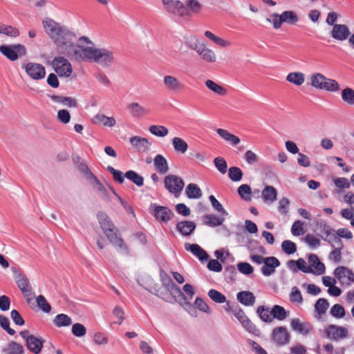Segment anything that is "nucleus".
<instances>
[{
    "mask_svg": "<svg viewBox=\"0 0 354 354\" xmlns=\"http://www.w3.org/2000/svg\"><path fill=\"white\" fill-rule=\"evenodd\" d=\"M68 58L77 62L95 63L102 68H110L115 61L113 49L97 46L85 36L78 39Z\"/></svg>",
    "mask_w": 354,
    "mask_h": 354,
    "instance_id": "1",
    "label": "nucleus"
},
{
    "mask_svg": "<svg viewBox=\"0 0 354 354\" xmlns=\"http://www.w3.org/2000/svg\"><path fill=\"white\" fill-rule=\"evenodd\" d=\"M42 26L46 34L54 42L57 53L68 57L76 44L74 42L75 35L66 27L48 17L43 19Z\"/></svg>",
    "mask_w": 354,
    "mask_h": 354,
    "instance_id": "2",
    "label": "nucleus"
},
{
    "mask_svg": "<svg viewBox=\"0 0 354 354\" xmlns=\"http://www.w3.org/2000/svg\"><path fill=\"white\" fill-rule=\"evenodd\" d=\"M97 218L110 242L121 251H125L127 249L125 244L123 240L118 236L116 229L108 215L104 212H100L97 214Z\"/></svg>",
    "mask_w": 354,
    "mask_h": 354,
    "instance_id": "3",
    "label": "nucleus"
},
{
    "mask_svg": "<svg viewBox=\"0 0 354 354\" xmlns=\"http://www.w3.org/2000/svg\"><path fill=\"white\" fill-rule=\"evenodd\" d=\"M308 84L317 90L335 93L340 90L339 83L334 79L327 77L319 72L313 73L309 77Z\"/></svg>",
    "mask_w": 354,
    "mask_h": 354,
    "instance_id": "4",
    "label": "nucleus"
},
{
    "mask_svg": "<svg viewBox=\"0 0 354 354\" xmlns=\"http://www.w3.org/2000/svg\"><path fill=\"white\" fill-rule=\"evenodd\" d=\"M0 53L11 62L26 55V48L20 44L0 46Z\"/></svg>",
    "mask_w": 354,
    "mask_h": 354,
    "instance_id": "5",
    "label": "nucleus"
},
{
    "mask_svg": "<svg viewBox=\"0 0 354 354\" xmlns=\"http://www.w3.org/2000/svg\"><path fill=\"white\" fill-rule=\"evenodd\" d=\"M55 72L60 77H68L73 72L71 62L64 56H57L52 61Z\"/></svg>",
    "mask_w": 354,
    "mask_h": 354,
    "instance_id": "6",
    "label": "nucleus"
},
{
    "mask_svg": "<svg viewBox=\"0 0 354 354\" xmlns=\"http://www.w3.org/2000/svg\"><path fill=\"white\" fill-rule=\"evenodd\" d=\"M164 185L166 189L171 194L178 197L183 189L185 183L183 180L174 174H169L165 176Z\"/></svg>",
    "mask_w": 354,
    "mask_h": 354,
    "instance_id": "7",
    "label": "nucleus"
},
{
    "mask_svg": "<svg viewBox=\"0 0 354 354\" xmlns=\"http://www.w3.org/2000/svg\"><path fill=\"white\" fill-rule=\"evenodd\" d=\"M21 67L27 75L33 80L37 81L45 77L46 69L41 64L30 62L24 64Z\"/></svg>",
    "mask_w": 354,
    "mask_h": 354,
    "instance_id": "8",
    "label": "nucleus"
},
{
    "mask_svg": "<svg viewBox=\"0 0 354 354\" xmlns=\"http://www.w3.org/2000/svg\"><path fill=\"white\" fill-rule=\"evenodd\" d=\"M162 85L164 88L170 93H178L185 89V84L176 76L167 74L162 77Z\"/></svg>",
    "mask_w": 354,
    "mask_h": 354,
    "instance_id": "9",
    "label": "nucleus"
},
{
    "mask_svg": "<svg viewBox=\"0 0 354 354\" xmlns=\"http://www.w3.org/2000/svg\"><path fill=\"white\" fill-rule=\"evenodd\" d=\"M326 337L334 341L348 338L349 332L346 327L331 324L325 328Z\"/></svg>",
    "mask_w": 354,
    "mask_h": 354,
    "instance_id": "10",
    "label": "nucleus"
},
{
    "mask_svg": "<svg viewBox=\"0 0 354 354\" xmlns=\"http://www.w3.org/2000/svg\"><path fill=\"white\" fill-rule=\"evenodd\" d=\"M162 6L164 10L170 14L178 17L187 15V8L179 0H165Z\"/></svg>",
    "mask_w": 354,
    "mask_h": 354,
    "instance_id": "11",
    "label": "nucleus"
},
{
    "mask_svg": "<svg viewBox=\"0 0 354 354\" xmlns=\"http://www.w3.org/2000/svg\"><path fill=\"white\" fill-rule=\"evenodd\" d=\"M15 281L28 304L34 299L31 292L28 278L21 272H19L15 277Z\"/></svg>",
    "mask_w": 354,
    "mask_h": 354,
    "instance_id": "12",
    "label": "nucleus"
},
{
    "mask_svg": "<svg viewBox=\"0 0 354 354\" xmlns=\"http://www.w3.org/2000/svg\"><path fill=\"white\" fill-rule=\"evenodd\" d=\"M132 148L139 153H147L151 147L152 143L146 138L135 136L129 139Z\"/></svg>",
    "mask_w": 354,
    "mask_h": 354,
    "instance_id": "13",
    "label": "nucleus"
},
{
    "mask_svg": "<svg viewBox=\"0 0 354 354\" xmlns=\"http://www.w3.org/2000/svg\"><path fill=\"white\" fill-rule=\"evenodd\" d=\"M196 53L206 63L214 64L217 61L216 52L209 48L205 41H201V46Z\"/></svg>",
    "mask_w": 354,
    "mask_h": 354,
    "instance_id": "14",
    "label": "nucleus"
},
{
    "mask_svg": "<svg viewBox=\"0 0 354 354\" xmlns=\"http://www.w3.org/2000/svg\"><path fill=\"white\" fill-rule=\"evenodd\" d=\"M333 274L341 284H350L354 281V273L348 268L339 266L334 270Z\"/></svg>",
    "mask_w": 354,
    "mask_h": 354,
    "instance_id": "15",
    "label": "nucleus"
},
{
    "mask_svg": "<svg viewBox=\"0 0 354 354\" xmlns=\"http://www.w3.org/2000/svg\"><path fill=\"white\" fill-rule=\"evenodd\" d=\"M204 36L207 39L221 48H229L232 46V43L230 39L216 35L210 30H205Z\"/></svg>",
    "mask_w": 354,
    "mask_h": 354,
    "instance_id": "16",
    "label": "nucleus"
},
{
    "mask_svg": "<svg viewBox=\"0 0 354 354\" xmlns=\"http://www.w3.org/2000/svg\"><path fill=\"white\" fill-rule=\"evenodd\" d=\"M279 260L274 257H268L265 258V262L261 268L262 274L265 277H269L276 272V268L280 266Z\"/></svg>",
    "mask_w": 354,
    "mask_h": 354,
    "instance_id": "17",
    "label": "nucleus"
},
{
    "mask_svg": "<svg viewBox=\"0 0 354 354\" xmlns=\"http://www.w3.org/2000/svg\"><path fill=\"white\" fill-rule=\"evenodd\" d=\"M309 266L312 270L310 273L315 275L323 274L326 271V267L323 263H322L318 257L315 254H311L308 256Z\"/></svg>",
    "mask_w": 354,
    "mask_h": 354,
    "instance_id": "18",
    "label": "nucleus"
},
{
    "mask_svg": "<svg viewBox=\"0 0 354 354\" xmlns=\"http://www.w3.org/2000/svg\"><path fill=\"white\" fill-rule=\"evenodd\" d=\"M153 215L158 221L167 222L171 220L173 212L166 207L154 205Z\"/></svg>",
    "mask_w": 354,
    "mask_h": 354,
    "instance_id": "19",
    "label": "nucleus"
},
{
    "mask_svg": "<svg viewBox=\"0 0 354 354\" xmlns=\"http://www.w3.org/2000/svg\"><path fill=\"white\" fill-rule=\"evenodd\" d=\"M130 114L136 118H141L150 113V111L138 102H132L127 106Z\"/></svg>",
    "mask_w": 354,
    "mask_h": 354,
    "instance_id": "20",
    "label": "nucleus"
},
{
    "mask_svg": "<svg viewBox=\"0 0 354 354\" xmlns=\"http://www.w3.org/2000/svg\"><path fill=\"white\" fill-rule=\"evenodd\" d=\"M272 337L279 344H285L289 342L290 335L284 327L276 328L273 330Z\"/></svg>",
    "mask_w": 354,
    "mask_h": 354,
    "instance_id": "21",
    "label": "nucleus"
},
{
    "mask_svg": "<svg viewBox=\"0 0 354 354\" xmlns=\"http://www.w3.org/2000/svg\"><path fill=\"white\" fill-rule=\"evenodd\" d=\"M350 34L349 30L346 25L335 24L333 26L331 35L337 40L344 41L346 39Z\"/></svg>",
    "mask_w": 354,
    "mask_h": 354,
    "instance_id": "22",
    "label": "nucleus"
},
{
    "mask_svg": "<svg viewBox=\"0 0 354 354\" xmlns=\"http://www.w3.org/2000/svg\"><path fill=\"white\" fill-rule=\"evenodd\" d=\"M329 307V303L324 298L319 299L315 304V317L319 320L323 319Z\"/></svg>",
    "mask_w": 354,
    "mask_h": 354,
    "instance_id": "23",
    "label": "nucleus"
},
{
    "mask_svg": "<svg viewBox=\"0 0 354 354\" xmlns=\"http://www.w3.org/2000/svg\"><path fill=\"white\" fill-rule=\"evenodd\" d=\"M286 80L290 84L299 87L304 84L306 75L303 72L293 71L286 75Z\"/></svg>",
    "mask_w": 354,
    "mask_h": 354,
    "instance_id": "24",
    "label": "nucleus"
},
{
    "mask_svg": "<svg viewBox=\"0 0 354 354\" xmlns=\"http://www.w3.org/2000/svg\"><path fill=\"white\" fill-rule=\"evenodd\" d=\"M93 122L95 124H100L104 127L112 128L116 124V120L114 117L106 116L104 114H97L93 118Z\"/></svg>",
    "mask_w": 354,
    "mask_h": 354,
    "instance_id": "25",
    "label": "nucleus"
},
{
    "mask_svg": "<svg viewBox=\"0 0 354 354\" xmlns=\"http://www.w3.org/2000/svg\"><path fill=\"white\" fill-rule=\"evenodd\" d=\"M216 133L222 139H223L225 141L228 142L232 146H236L239 145L241 142L239 137L231 133L226 129H217Z\"/></svg>",
    "mask_w": 354,
    "mask_h": 354,
    "instance_id": "26",
    "label": "nucleus"
},
{
    "mask_svg": "<svg viewBox=\"0 0 354 354\" xmlns=\"http://www.w3.org/2000/svg\"><path fill=\"white\" fill-rule=\"evenodd\" d=\"M261 196L264 203H272L277 200V191L271 185H266L262 190Z\"/></svg>",
    "mask_w": 354,
    "mask_h": 354,
    "instance_id": "27",
    "label": "nucleus"
},
{
    "mask_svg": "<svg viewBox=\"0 0 354 354\" xmlns=\"http://www.w3.org/2000/svg\"><path fill=\"white\" fill-rule=\"evenodd\" d=\"M26 344L28 348L35 354L39 353L43 346L42 341L33 335L26 337Z\"/></svg>",
    "mask_w": 354,
    "mask_h": 354,
    "instance_id": "28",
    "label": "nucleus"
},
{
    "mask_svg": "<svg viewBox=\"0 0 354 354\" xmlns=\"http://www.w3.org/2000/svg\"><path fill=\"white\" fill-rule=\"evenodd\" d=\"M187 15L189 14L196 15L203 10V4L199 0H187L185 2Z\"/></svg>",
    "mask_w": 354,
    "mask_h": 354,
    "instance_id": "29",
    "label": "nucleus"
},
{
    "mask_svg": "<svg viewBox=\"0 0 354 354\" xmlns=\"http://www.w3.org/2000/svg\"><path fill=\"white\" fill-rule=\"evenodd\" d=\"M185 247L187 250L192 252L201 261H204V260L207 259L208 254L198 245L186 243Z\"/></svg>",
    "mask_w": 354,
    "mask_h": 354,
    "instance_id": "30",
    "label": "nucleus"
},
{
    "mask_svg": "<svg viewBox=\"0 0 354 354\" xmlns=\"http://www.w3.org/2000/svg\"><path fill=\"white\" fill-rule=\"evenodd\" d=\"M196 225L194 222L189 221H180L177 223V230L183 235L188 236L194 230Z\"/></svg>",
    "mask_w": 354,
    "mask_h": 354,
    "instance_id": "31",
    "label": "nucleus"
},
{
    "mask_svg": "<svg viewBox=\"0 0 354 354\" xmlns=\"http://www.w3.org/2000/svg\"><path fill=\"white\" fill-rule=\"evenodd\" d=\"M290 326L294 330L303 335L308 333L311 329L310 324L301 322L297 318L292 319Z\"/></svg>",
    "mask_w": 354,
    "mask_h": 354,
    "instance_id": "32",
    "label": "nucleus"
},
{
    "mask_svg": "<svg viewBox=\"0 0 354 354\" xmlns=\"http://www.w3.org/2000/svg\"><path fill=\"white\" fill-rule=\"evenodd\" d=\"M205 85L209 91L218 95L225 96L227 95V90L223 86L213 80H207L205 82Z\"/></svg>",
    "mask_w": 354,
    "mask_h": 354,
    "instance_id": "33",
    "label": "nucleus"
},
{
    "mask_svg": "<svg viewBox=\"0 0 354 354\" xmlns=\"http://www.w3.org/2000/svg\"><path fill=\"white\" fill-rule=\"evenodd\" d=\"M153 163L159 173L165 174L169 171L168 162L163 156L160 154L157 155L154 158Z\"/></svg>",
    "mask_w": 354,
    "mask_h": 354,
    "instance_id": "34",
    "label": "nucleus"
},
{
    "mask_svg": "<svg viewBox=\"0 0 354 354\" xmlns=\"http://www.w3.org/2000/svg\"><path fill=\"white\" fill-rule=\"evenodd\" d=\"M237 300L245 306H252L255 302V297L250 291H242L237 294Z\"/></svg>",
    "mask_w": 354,
    "mask_h": 354,
    "instance_id": "35",
    "label": "nucleus"
},
{
    "mask_svg": "<svg viewBox=\"0 0 354 354\" xmlns=\"http://www.w3.org/2000/svg\"><path fill=\"white\" fill-rule=\"evenodd\" d=\"M172 146L176 152L185 153L188 149L187 143L181 138L174 137L171 140Z\"/></svg>",
    "mask_w": 354,
    "mask_h": 354,
    "instance_id": "36",
    "label": "nucleus"
},
{
    "mask_svg": "<svg viewBox=\"0 0 354 354\" xmlns=\"http://www.w3.org/2000/svg\"><path fill=\"white\" fill-rule=\"evenodd\" d=\"M185 194L189 198L198 199L202 196L201 189L194 183H190L187 186Z\"/></svg>",
    "mask_w": 354,
    "mask_h": 354,
    "instance_id": "37",
    "label": "nucleus"
},
{
    "mask_svg": "<svg viewBox=\"0 0 354 354\" xmlns=\"http://www.w3.org/2000/svg\"><path fill=\"white\" fill-rule=\"evenodd\" d=\"M282 23H287L290 25H295L299 21L297 15L292 10H287L280 14Z\"/></svg>",
    "mask_w": 354,
    "mask_h": 354,
    "instance_id": "38",
    "label": "nucleus"
},
{
    "mask_svg": "<svg viewBox=\"0 0 354 354\" xmlns=\"http://www.w3.org/2000/svg\"><path fill=\"white\" fill-rule=\"evenodd\" d=\"M162 280L163 284L166 286L167 289L170 291V292L175 295H182L183 293L178 286H177L173 281L167 276L162 277Z\"/></svg>",
    "mask_w": 354,
    "mask_h": 354,
    "instance_id": "39",
    "label": "nucleus"
},
{
    "mask_svg": "<svg viewBox=\"0 0 354 354\" xmlns=\"http://www.w3.org/2000/svg\"><path fill=\"white\" fill-rule=\"evenodd\" d=\"M53 324L60 328L69 326L72 324V319L66 314H59L53 319Z\"/></svg>",
    "mask_w": 354,
    "mask_h": 354,
    "instance_id": "40",
    "label": "nucleus"
},
{
    "mask_svg": "<svg viewBox=\"0 0 354 354\" xmlns=\"http://www.w3.org/2000/svg\"><path fill=\"white\" fill-rule=\"evenodd\" d=\"M185 43L186 46L190 49L196 52L201 46V41L193 35H187L185 37Z\"/></svg>",
    "mask_w": 354,
    "mask_h": 354,
    "instance_id": "41",
    "label": "nucleus"
},
{
    "mask_svg": "<svg viewBox=\"0 0 354 354\" xmlns=\"http://www.w3.org/2000/svg\"><path fill=\"white\" fill-rule=\"evenodd\" d=\"M3 352L6 354H22L24 348L20 344L12 342L3 348Z\"/></svg>",
    "mask_w": 354,
    "mask_h": 354,
    "instance_id": "42",
    "label": "nucleus"
},
{
    "mask_svg": "<svg viewBox=\"0 0 354 354\" xmlns=\"http://www.w3.org/2000/svg\"><path fill=\"white\" fill-rule=\"evenodd\" d=\"M149 131L152 135L160 138L165 137L169 133L168 129L162 125H151L149 127Z\"/></svg>",
    "mask_w": 354,
    "mask_h": 354,
    "instance_id": "43",
    "label": "nucleus"
},
{
    "mask_svg": "<svg viewBox=\"0 0 354 354\" xmlns=\"http://www.w3.org/2000/svg\"><path fill=\"white\" fill-rule=\"evenodd\" d=\"M342 100L348 105H354V90L351 88H346L342 91Z\"/></svg>",
    "mask_w": 354,
    "mask_h": 354,
    "instance_id": "44",
    "label": "nucleus"
},
{
    "mask_svg": "<svg viewBox=\"0 0 354 354\" xmlns=\"http://www.w3.org/2000/svg\"><path fill=\"white\" fill-rule=\"evenodd\" d=\"M34 298H35L37 306L39 310L45 313H49L50 312L51 306L43 295H39L37 297L34 296Z\"/></svg>",
    "mask_w": 354,
    "mask_h": 354,
    "instance_id": "45",
    "label": "nucleus"
},
{
    "mask_svg": "<svg viewBox=\"0 0 354 354\" xmlns=\"http://www.w3.org/2000/svg\"><path fill=\"white\" fill-rule=\"evenodd\" d=\"M243 171L239 167H231L228 170V176L233 182H239L243 178Z\"/></svg>",
    "mask_w": 354,
    "mask_h": 354,
    "instance_id": "46",
    "label": "nucleus"
},
{
    "mask_svg": "<svg viewBox=\"0 0 354 354\" xmlns=\"http://www.w3.org/2000/svg\"><path fill=\"white\" fill-rule=\"evenodd\" d=\"M238 194L240 197L245 201H250L252 189L248 185L243 184L238 187Z\"/></svg>",
    "mask_w": 354,
    "mask_h": 354,
    "instance_id": "47",
    "label": "nucleus"
},
{
    "mask_svg": "<svg viewBox=\"0 0 354 354\" xmlns=\"http://www.w3.org/2000/svg\"><path fill=\"white\" fill-rule=\"evenodd\" d=\"M124 176L127 179L132 181L137 186L140 187L144 183L143 178L134 171H132V170L128 171L127 172H126Z\"/></svg>",
    "mask_w": 354,
    "mask_h": 354,
    "instance_id": "48",
    "label": "nucleus"
},
{
    "mask_svg": "<svg viewBox=\"0 0 354 354\" xmlns=\"http://www.w3.org/2000/svg\"><path fill=\"white\" fill-rule=\"evenodd\" d=\"M52 98L55 102L61 103L68 107H75L77 106L76 100L70 97L53 96Z\"/></svg>",
    "mask_w": 354,
    "mask_h": 354,
    "instance_id": "49",
    "label": "nucleus"
},
{
    "mask_svg": "<svg viewBox=\"0 0 354 354\" xmlns=\"http://www.w3.org/2000/svg\"><path fill=\"white\" fill-rule=\"evenodd\" d=\"M207 295L216 303L223 304L226 301L225 296L215 289L209 290Z\"/></svg>",
    "mask_w": 354,
    "mask_h": 354,
    "instance_id": "50",
    "label": "nucleus"
},
{
    "mask_svg": "<svg viewBox=\"0 0 354 354\" xmlns=\"http://www.w3.org/2000/svg\"><path fill=\"white\" fill-rule=\"evenodd\" d=\"M0 33L9 37H16L19 35V30L12 26L0 24Z\"/></svg>",
    "mask_w": 354,
    "mask_h": 354,
    "instance_id": "51",
    "label": "nucleus"
},
{
    "mask_svg": "<svg viewBox=\"0 0 354 354\" xmlns=\"http://www.w3.org/2000/svg\"><path fill=\"white\" fill-rule=\"evenodd\" d=\"M272 318H276L279 320H283L287 317V313L285 309L278 305H275L271 310Z\"/></svg>",
    "mask_w": 354,
    "mask_h": 354,
    "instance_id": "52",
    "label": "nucleus"
},
{
    "mask_svg": "<svg viewBox=\"0 0 354 354\" xmlns=\"http://www.w3.org/2000/svg\"><path fill=\"white\" fill-rule=\"evenodd\" d=\"M330 313L337 319H342L345 315V310L342 305L336 304L331 307Z\"/></svg>",
    "mask_w": 354,
    "mask_h": 354,
    "instance_id": "53",
    "label": "nucleus"
},
{
    "mask_svg": "<svg viewBox=\"0 0 354 354\" xmlns=\"http://www.w3.org/2000/svg\"><path fill=\"white\" fill-rule=\"evenodd\" d=\"M338 242H339V247L337 248H335L333 250H332L330 252L329 256H328L329 259L335 263L340 262L341 259H342L341 249L342 248V244L339 239H338Z\"/></svg>",
    "mask_w": 354,
    "mask_h": 354,
    "instance_id": "54",
    "label": "nucleus"
},
{
    "mask_svg": "<svg viewBox=\"0 0 354 354\" xmlns=\"http://www.w3.org/2000/svg\"><path fill=\"white\" fill-rule=\"evenodd\" d=\"M281 249L286 254H292L296 252L297 245L294 242L290 240H286L281 243Z\"/></svg>",
    "mask_w": 354,
    "mask_h": 354,
    "instance_id": "55",
    "label": "nucleus"
},
{
    "mask_svg": "<svg viewBox=\"0 0 354 354\" xmlns=\"http://www.w3.org/2000/svg\"><path fill=\"white\" fill-rule=\"evenodd\" d=\"M194 306L196 308H198L200 311L209 314L211 313V310L207 304L201 297H196L194 301Z\"/></svg>",
    "mask_w": 354,
    "mask_h": 354,
    "instance_id": "56",
    "label": "nucleus"
},
{
    "mask_svg": "<svg viewBox=\"0 0 354 354\" xmlns=\"http://www.w3.org/2000/svg\"><path fill=\"white\" fill-rule=\"evenodd\" d=\"M71 331L75 337H82L86 335V329L83 324L76 323L73 325Z\"/></svg>",
    "mask_w": 354,
    "mask_h": 354,
    "instance_id": "57",
    "label": "nucleus"
},
{
    "mask_svg": "<svg viewBox=\"0 0 354 354\" xmlns=\"http://www.w3.org/2000/svg\"><path fill=\"white\" fill-rule=\"evenodd\" d=\"M257 313L260 318L267 322H270L272 320V314L268 309L264 308L263 306H260L257 308Z\"/></svg>",
    "mask_w": 354,
    "mask_h": 354,
    "instance_id": "58",
    "label": "nucleus"
},
{
    "mask_svg": "<svg viewBox=\"0 0 354 354\" xmlns=\"http://www.w3.org/2000/svg\"><path fill=\"white\" fill-rule=\"evenodd\" d=\"M206 223L210 226H218L223 223L224 218L218 217L214 214L205 216Z\"/></svg>",
    "mask_w": 354,
    "mask_h": 354,
    "instance_id": "59",
    "label": "nucleus"
},
{
    "mask_svg": "<svg viewBox=\"0 0 354 354\" xmlns=\"http://www.w3.org/2000/svg\"><path fill=\"white\" fill-rule=\"evenodd\" d=\"M304 240L308 245L312 249L318 248L321 244L320 239L310 234H307L305 236Z\"/></svg>",
    "mask_w": 354,
    "mask_h": 354,
    "instance_id": "60",
    "label": "nucleus"
},
{
    "mask_svg": "<svg viewBox=\"0 0 354 354\" xmlns=\"http://www.w3.org/2000/svg\"><path fill=\"white\" fill-rule=\"evenodd\" d=\"M267 21L272 24L273 28L276 30L280 28L283 24L280 15L277 13L270 15V17L267 18Z\"/></svg>",
    "mask_w": 354,
    "mask_h": 354,
    "instance_id": "61",
    "label": "nucleus"
},
{
    "mask_svg": "<svg viewBox=\"0 0 354 354\" xmlns=\"http://www.w3.org/2000/svg\"><path fill=\"white\" fill-rule=\"evenodd\" d=\"M291 232L294 236L303 235L305 233L304 223L300 221L294 222L291 227Z\"/></svg>",
    "mask_w": 354,
    "mask_h": 354,
    "instance_id": "62",
    "label": "nucleus"
},
{
    "mask_svg": "<svg viewBox=\"0 0 354 354\" xmlns=\"http://www.w3.org/2000/svg\"><path fill=\"white\" fill-rule=\"evenodd\" d=\"M215 167L223 174L227 172V165L224 158L221 157H216L214 160Z\"/></svg>",
    "mask_w": 354,
    "mask_h": 354,
    "instance_id": "63",
    "label": "nucleus"
},
{
    "mask_svg": "<svg viewBox=\"0 0 354 354\" xmlns=\"http://www.w3.org/2000/svg\"><path fill=\"white\" fill-rule=\"evenodd\" d=\"M244 158L248 165L256 164L259 160V157L254 151L248 150L244 153Z\"/></svg>",
    "mask_w": 354,
    "mask_h": 354,
    "instance_id": "64",
    "label": "nucleus"
}]
</instances>
